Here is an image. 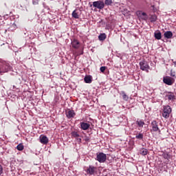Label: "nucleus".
<instances>
[{"label":"nucleus","instance_id":"obj_1","mask_svg":"<svg viewBox=\"0 0 176 176\" xmlns=\"http://www.w3.org/2000/svg\"><path fill=\"white\" fill-rule=\"evenodd\" d=\"M171 107L168 105L164 106V112L162 113L163 118L168 119L170 118V113H171Z\"/></svg>","mask_w":176,"mask_h":176},{"label":"nucleus","instance_id":"obj_2","mask_svg":"<svg viewBox=\"0 0 176 176\" xmlns=\"http://www.w3.org/2000/svg\"><path fill=\"white\" fill-rule=\"evenodd\" d=\"M96 160H98L99 163H105L107 161V155L104 153H97Z\"/></svg>","mask_w":176,"mask_h":176},{"label":"nucleus","instance_id":"obj_3","mask_svg":"<svg viewBox=\"0 0 176 176\" xmlns=\"http://www.w3.org/2000/svg\"><path fill=\"white\" fill-rule=\"evenodd\" d=\"M93 6L94 8H96L97 9H104L105 8V3L102 1H94L93 2Z\"/></svg>","mask_w":176,"mask_h":176},{"label":"nucleus","instance_id":"obj_4","mask_svg":"<svg viewBox=\"0 0 176 176\" xmlns=\"http://www.w3.org/2000/svg\"><path fill=\"white\" fill-rule=\"evenodd\" d=\"M140 69H142V71H146V72H148V71L149 69V65L148 64V62L146 60L140 61Z\"/></svg>","mask_w":176,"mask_h":176},{"label":"nucleus","instance_id":"obj_5","mask_svg":"<svg viewBox=\"0 0 176 176\" xmlns=\"http://www.w3.org/2000/svg\"><path fill=\"white\" fill-rule=\"evenodd\" d=\"M151 131H153L154 133H156L157 131H159L160 133V129H159V124H157V122L156 120H153L151 122Z\"/></svg>","mask_w":176,"mask_h":176},{"label":"nucleus","instance_id":"obj_6","mask_svg":"<svg viewBox=\"0 0 176 176\" xmlns=\"http://www.w3.org/2000/svg\"><path fill=\"white\" fill-rule=\"evenodd\" d=\"M163 82L166 85H168V86H171L173 83H174V80H173V78L171 77H164L163 78Z\"/></svg>","mask_w":176,"mask_h":176},{"label":"nucleus","instance_id":"obj_7","mask_svg":"<svg viewBox=\"0 0 176 176\" xmlns=\"http://www.w3.org/2000/svg\"><path fill=\"white\" fill-rule=\"evenodd\" d=\"M40 142L43 144V145H46L49 142V138L46 135H41L39 138Z\"/></svg>","mask_w":176,"mask_h":176},{"label":"nucleus","instance_id":"obj_8","mask_svg":"<svg viewBox=\"0 0 176 176\" xmlns=\"http://www.w3.org/2000/svg\"><path fill=\"white\" fill-rule=\"evenodd\" d=\"M96 170H97L96 167L90 165L87 170V173L89 174V175H94V173H96Z\"/></svg>","mask_w":176,"mask_h":176},{"label":"nucleus","instance_id":"obj_9","mask_svg":"<svg viewBox=\"0 0 176 176\" xmlns=\"http://www.w3.org/2000/svg\"><path fill=\"white\" fill-rule=\"evenodd\" d=\"M164 36L166 39H171L173 38V32L171 31H167L165 32L164 34Z\"/></svg>","mask_w":176,"mask_h":176},{"label":"nucleus","instance_id":"obj_10","mask_svg":"<svg viewBox=\"0 0 176 176\" xmlns=\"http://www.w3.org/2000/svg\"><path fill=\"white\" fill-rule=\"evenodd\" d=\"M75 115H76V113H75V111L74 110H69L67 112V117L70 119L71 118H74L75 116Z\"/></svg>","mask_w":176,"mask_h":176},{"label":"nucleus","instance_id":"obj_11","mask_svg":"<svg viewBox=\"0 0 176 176\" xmlns=\"http://www.w3.org/2000/svg\"><path fill=\"white\" fill-rule=\"evenodd\" d=\"M72 47H74V49H79V46H80L79 41H78V40H74V41L72 42Z\"/></svg>","mask_w":176,"mask_h":176},{"label":"nucleus","instance_id":"obj_12","mask_svg":"<svg viewBox=\"0 0 176 176\" xmlns=\"http://www.w3.org/2000/svg\"><path fill=\"white\" fill-rule=\"evenodd\" d=\"M80 127L82 130H88V129L90 127V124L87 122H81Z\"/></svg>","mask_w":176,"mask_h":176},{"label":"nucleus","instance_id":"obj_13","mask_svg":"<svg viewBox=\"0 0 176 176\" xmlns=\"http://www.w3.org/2000/svg\"><path fill=\"white\" fill-rule=\"evenodd\" d=\"M79 13H80L79 10H74L72 12V17H74V19H79Z\"/></svg>","mask_w":176,"mask_h":176},{"label":"nucleus","instance_id":"obj_14","mask_svg":"<svg viewBox=\"0 0 176 176\" xmlns=\"http://www.w3.org/2000/svg\"><path fill=\"white\" fill-rule=\"evenodd\" d=\"M4 69V71L3 72H8L10 69V65L9 63H5L3 66V69Z\"/></svg>","mask_w":176,"mask_h":176},{"label":"nucleus","instance_id":"obj_15","mask_svg":"<svg viewBox=\"0 0 176 176\" xmlns=\"http://www.w3.org/2000/svg\"><path fill=\"white\" fill-rule=\"evenodd\" d=\"M140 154L142 155V156H145L146 155H148V149L145 148H142L140 151H139Z\"/></svg>","mask_w":176,"mask_h":176},{"label":"nucleus","instance_id":"obj_16","mask_svg":"<svg viewBox=\"0 0 176 176\" xmlns=\"http://www.w3.org/2000/svg\"><path fill=\"white\" fill-rule=\"evenodd\" d=\"M154 36L155 39H157V41H160V39H162V32H155Z\"/></svg>","mask_w":176,"mask_h":176},{"label":"nucleus","instance_id":"obj_17","mask_svg":"<svg viewBox=\"0 0 176 176\" xmlns=\"http://www.w3.org/2000/svg\"><path fill=\"white\" fill-rule=\"evenodd\" d=\"M98 39L99 41H105V39H107V34H105V33L100 34L98 36Z\"/></svg>","mask_w":176,"mask_h":176},{"label":"nucleus","instance_id":"obj_18","mask_svg":"<svg viewBox=\"0 0 176 176\" xmlns=\"http://www.w3.org/2000/svg\"><path fill=\"white\" fill-rule=\"evenodd\" d=\"M85 83H91V76H86L84 78Z\"/></svg>","mask_w":176,"mask_h":176},{"label":"nucleus","instance_id":"obj_19","mask_svg":"<svg viewBox=\"0 0 176 176\" xmlns=\"http://www.w3.org/2000/svg\"><path fill=\"white\" fill-rule=\"evenodd\" d=\"M104 5H106V6H111L113 3V0H104Z\"/></svg>","mask_w":176,"mask_h":176},{"label":"nucleus","instance_id":"obj_20","mask_svg":"<svg viewBox=\"0 0 176 176\" xmlns=\"http://www.w3.org/2000/svg\"><path fill=\"white\" fill-rule=\"evenodd\" d=\"M120 94H122V98L123 100H124V101H127L129 100V96H126V93L124 91H121Z\"/></svg>","mask_w":176,"mask_h":176},{"label":"nucleus","instance_id":"obj_21","mask_svg":"<svg viewBox=\"0 0 176 176\" xmlns=\"http://www.w3.org/2000/svg\"><path fill=\"white\" fill-rule=\"evenodd\" d=\"M166 97H167L168 100H175V96H174V94H173L166 95Z\"/></svg>","mask_w":176,"mask_h":176},{"label":"nucleus","instance_id":"obj_22","mask_svg":"<svg viewBox=\"0 0 176 176\" xmlns=\"http://www.w3.org/2000/svg\"><path fill=\"white\" fill-rule=\"evenodd\" d=\"M150 20H151V23H155V21H156V20H157V16L155 14L151 15Z\"/></svg>","mask_w":176,"mask_h":176},{"label":"nucleus","instance_id":"obj_23","mask_svg":"<svg viewBox=\"0 0 176 176\" xmlns=\"http://www.w3.org/2000/svg\"><path fill=\"white\" fill-rule=\"evenodd\" d=\"M140 14L142 16H140L142 20H146L148 19V16L146 15V13L142 12V13H140Z\"/></svg>","mask_w":176,"mask_h":176},{"label":"nucleus","instance_id":"obj_24","mask_svg":"<svg viewBox=\"0 0 176 176\" xmlns=\"http://www.w3.org/2000/svg\"><path fill=\"white\" fill-rule=\"evenodd\" d=\"M136 124H138V126H139V127H144V124H145V122H144V121L142 120H140L136 122Z\"/></svg>","mask_w":176,"mask_h":176},{"label":"nucleus","instance_id":"obj_25","mask_svg":"<svg viewBox=\"0 0 176 176\" xmlns=\"http://www.w3.org/2000/svg\"><path fill=\"white\" fill-rule=\"evenodd\" d=\"M72 136L74 137V138H79L80 135L78 134V132L73 131L72 132Z\"/></svg>","mask_w":176,"mask_h":176},{"label":"nucleus","instance_id":"obj_26","mask_svg":"<svg viewBox=\"0 0 176 176\" xmlns=\"http://www.w3.org/2000/svg\"><path fill=\"white\" fill-rule=\"evenodd\" d=\"M16 149L18 151H23V149H24V146L23 145V144H19L17 145Z\"/></svg>","mask_w":176,"mask_h":176},{"label":"nucleus","instance_id":"obj_27","mask_svg":"<svg viewBox=\"0 0 176 176\" xmlns=\"http://www.w3.org/2000/svg\"><path fill=\"white\" fill-rule=\"evenodd\" d=\"M135 138H137V140H142V138H144V134L139 133L138 135H136Z\"/></svg>","mask_w":176,"mask_h":176},{"label":"nucleus","instance_id":"obj_28","mask_svg":"<svg viewBox=\"0 0 176 176\" xmlns=\"http://www.w3.org/2000/svg\"><path fill=\"white\" fill-rule=\"evenodd\" d=\"M163 157L166 159V160H168V159H170V155H168V153H164L163 154Z\"/></svg>","mask_w":176,"mask_h":176},{"label":"nucleus","instance_id":"obj_29","mask_svg":"<svg viewBox=\"0 0 176 176\" xmlns=\"http://www.w3.org/2000/svg\"><path fill=\"white\" fill-rule=\"evenodd\" d=\"M3 173V168L2 167V165H0V176L2 175Z\"/></svg>","mask_w":176,"mask_h":176},{"label":"nucleus","instance_id":"obj_30","mask_svg":"<svg viewBox=\"0 0 176 176\" xmlns=\"http://www.w3.org/2000/svg\"><path fill=\"white\" fill-rule=\"evenodd\" d=\"M106 69V67L104 66H102L100 67V72H104Z\"/></svg>","mask_w":176,"mask_h":176},{"label":"nucleus","instance_id":"obj_31","mask_svg":"<svg viewBox=\"0 0 176 176\" xmlns=\"http://www.w3.org/2000/svg\"><path fill=\"white\" fill-rule=\"evenodd\" d=\"M32 3H33V5H38V0H33Z\"/></svg>","mask_w":176,"mask_h":176},{"label":"nucleus","instance_id":"obj_32","mask_svg":"<svg viewBox=\"0 0 176 176\" xmlns=\"http://www.w3.org/2000/svg\"><path fill=\"white\" fill-rule=\"evenodd\" d=\"M76 140H77V141H78V142H82L81 138H77Z\"/></svg>","mask_w":176,"mask_h":176},{"label":"nucleus","instance_id":"obj_33","mask_svg":"<svg viewBox=\"0 0 176 176\" xmlns=\"http://www.w3.org/2000/svg\"><path fill=\"white\" fill-rule=\"evenodd\" d=\"M2 72H3V71H2V70L1 69V67H0V75H1V74H2Z\"/></svg>","mask_w":176,"mask_h":176}]
</instances>
